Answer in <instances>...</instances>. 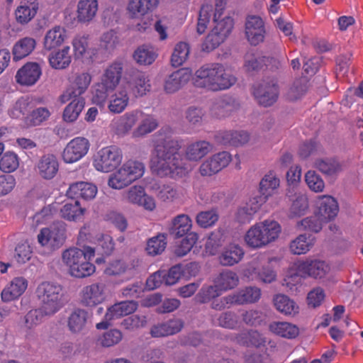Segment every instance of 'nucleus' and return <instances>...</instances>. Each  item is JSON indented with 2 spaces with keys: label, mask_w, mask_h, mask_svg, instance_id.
<instances>
[{
  "label": "nucleus",
  "mask_w": 363,
  "mask_h": 363,
  "mask_svg": "<svg viewBox=\"0 0 363 363\" xmlns=\"http://www.w3.org/2000/svg\"><path fill=\"white\" fill-rule=\"evenodd\" d=\"M150 168L153 174L161 178H182L186 174L181 164V144L169 128H163L154 135Z\"/></svg>",
  "instance_id": "obj_1"
},
{
  "label": "nucleus",
  "mask_w": 363,
  "mask_h": 363,
  "mask_svg": "<svg viewBox=\"0 0 363 363\" xmlns=\"http://www.w3.org/2000/svg\"><path fill=\"white\" fill-rule=\"evenodd\" d=\"M193 80L197 87L218 91L230 88L235 84L237 79L222 64L209 63L196 71Z\"/></svg>",
  "instance_id": "obj_2"
},
{
  "label": "nucleus",
  "mask_w": 363,
  "mask_h": 363,
  "mask_svg": "<svg viewBox=\"0 0 363 363\" xmlns=\"http://www.w3.org/2000/svg\"><path fill=\"white\" fill-rule=\"evenodd\" d=\"M94 255L95 249L91 247H70L62 252V260L71 276L83 278L95 272V266L90 262Z\"/></svg>",
  "instance_id": "obj_3"
},
{
  "label": "nucleus",
  "mask_w": 363,
  "mask_h": 363,
  "mask_svg": "<svg viewBox=\"0 0 363 363\" xmlns=\"http://www.w3.org/2000/svg\"><path fill=\"white\" fill-rule=\"evenodd\" d=\"M281 233V226L277 221L266 219L252 225L245 233L244 241L250 249H261L275 242Z\"/></svg>",
  "instance_id": "obj_4"
},
{
  "label": "nucleus",
  "mask_w": 363,
  "mask_h": 363,
  "mask_svg": "<svg viewBox=\"0 0 363 363\" xmlns=\"http://www.w3.org/2000/svg\"><path fill=\"white\" fill-rule=\"evenodd\" d=\"M123 64L121 60H115L108 65L95 84L92 101L101 108L107 104L108 93L116 89L121 79Z\"/></svg>",
  "instance_id": "obj_5"
},
{
  "label": "nucleus",
  "mask_w": 363,
  "mask_h": 363,
  "mask_svg": "<svg viewBox=\"0 0 363 363\" xmlns=\"http://www.w3.org/2000/svg\"><path fill=\"white\" fill-rule=\"evenodd\" d=\"M35 294L40 306L48 314L55 315L65 305L62 287L57 283L42 282L38 286Z\"/></svg>",
  "instance_id": "obj_6"
},
{
  "label": "nucleus",
  "mask_w": 363,
  "mask_h": 363,
  "mask_svg": "<svg viewBox=\"0 0 363 363\" xmlns=\"http://www.w3.org/2000/svg\"><path fill=\"white\" fill-rule=\"evenodd\" d=\"M145 172L143 163L128 160L109 177L108 184L115 189H121L140 179Z\"/></svg>",
  "instance_id": "obj_7"
},
{
  "label": "nucleus",
  "mask_w": 363,
  "mask_h": 363,
  "mask_svg": "<svg viewBox=\"0 0 363 363\" xmlns=\"http://www.w3.org/2000/svg\"><path fill=\"white\" fill-rule=\"evenodd\" d=\"M291 269L295 272V277L322 279L330 272V267L324 260L308 257L296 261Z\"/></svg>",
  "instance_id": "obj_8"
},
{
  "label": "nucleus",
  "mask_w": 363,
  "mask_h": 363,
  "mask_svg": "<svg viewBox=\"0 0 363 363\" xmlns=\"http://www.w3.org/2000/svg\"><path fill=\"white\" fill-rule=\"evenodd\" d=\"M123 153L116 145H109L100 149L94 155L93 166L101 172H111L116 169L121 163Z\"/></svg>",
  "instance_id": "obj_9"
},
{
  "label": "nucleus",
  "mask_w": 363,
  "mask_h": 363,
  "mask_svg": "<svg viewBox=\"0 0 363 363\" xmlns=\"http://www.w3.org/2000/svg\"><path fill=\"white\" fill-rule=\"evenodd\" d=\"M91 79V75L86 72L74 74L69 78V86L60 96V101L65 104L72 98L80 99L88 89Z\"/></svg>",
  "instance_id": "obj_10"
},
{
  "label": "nucleus",
  "mask_w": 363,
  "mask_h": 363,
  "mask_svg": "<svg viewBox=\"0 0 363 363\" xmlns=\"http://www.w3.org/2000/svg\"><path fill=\"white\" fill-rule=\"evenodd\" d=\"M216 26L202 43V50L211 52L222 43L233 29V21L230 18L214 22Z\"/></svg>",
  "instance_id": "obj_11"
},
{
  "label": "nucleus",
  "mask_w": 363,
  "mask_h": 363,
  "mask_svg": "<svg viewBox=\"0 0 363 363\" xmlns=\"http://www.w3.org/2000/svg\"><path fill=\"white\" fill-rule=\"evenodd\" d=\"M122 84L124 86H128V91L135 98L142 97L151 90L149 76L145 72L138 69H133L130 72Z\"/></svg>",
  "instance_id": "obj_12"
},
{
  "label": "nucleus",
  "mask_w": 363,
  "mask_h": 363,
  "mask_svg": "<svg viewBox=\"0 0 363 363\" xmlns=\"http://www.w3.org/2000/svg\"><path fill=\"white\" fill-rule=\"evenodd\" d=\"M138 308V303L134 301H121L107 308L104 320L96 324L99 330L106 329L111 325V321L134 313Z\"/></svg>",
  "instance_id": "obj_13"
},
{
  "label": "nucleus",
  "mask_w": 363,
  "mask_h": 363,
  "mask_svg": "<svg viewBox=\"0 0 363 363\" xmlns=\"http://www.w3.org/2000/svg\"><path fill=\"white\" fill-rule=\"evenodd\" d=\"M66 239V225L59 223L49 228H43L38 235V240L43 246L49 245L53 248L60 247Z\"/></svg>",
  "instance_id": "obj_14"
},
{
  "label": "nucleus",
  "mask_w": 363,
  "mask_h": 363,
  "mask_svg": "<svg viewBox=\"0 0 363 363\" xmlns=\"http://www.w3.org/2000/svg\"><path fill=\"white\" fill-rule=\"evenodd\" d=\"M89 140L83 137H77L71 140L65 147L62 152V159L66 163H74L88 152L89 149Z\"/></svg>",
  "instance_id": "obj_15"
},
{
  "label": "nucleus",
  "mask_w": 363,
  "mask_h": 363,
  "mask_svg": "<svg viewBox=\"0 0 363 363\" xmlns=\"http://www.w3.org/2000/svg\"><path fill=\"white\" fill-rule=\"evenodd\" d=\"M106 298V285L103 283L86 286L80 292L81 303L86 307H94L102 303Z\"/></svg>",
  "instance_id": "obj_16"
},
{
  "label": "nucleus",
  "mask_w": 363,
  "mask_h": 363,
  "mask_svg": "<svg viewBox=\"0 0 363 363\" xmlns=\"http://www.w3.org/2000/svg\"><path fill=\"white\" fill-rule=\"evenodd\" d=\"M231 160L232 157L228 152L214 154L201 164L199 172L202 176H212L226 167Z\"/></svg>",
  "instance_id": "obj_17"
},
{
  "label": "nucleus",
  "mask_w": 363,
  "mask_h": 363,
  "mask_svg": "<svg viewBox=\"0 0 363 363\" xmlns=\"http://www.w3.org/2000/svg\"><path fill=\"white\" fill-rule=\"evenodd\" d=\"M245 28L247 40L251 45H257L264 41L266 31L261 17L255 15L247 16Z\"/></svg>",
  "instance_id": "obj_18"
},
{
  "label": "nucleus",
  "mask_w": 363,
  "mask_h": 363,
  "mask_svg": "<svg viewBox=\"0 0 363 363\" xmlns=\"http://www.w3.org/2000/svg\"><path fill=\"white\" fill-rule=\"evenodd\" d=\"M42 75V68L37 62H27L16 72L15 79L21 86H31L37 83Z\"/></svg>",
  "instance_id": "obj_19"
},
{
  "label": "nucleus",
  "mask_w": 363,
  "mask_h": 363,
  "mask_svg": "<svg viewBox=\"0 0 363 363\" xmlns=\"http://www.w3.org/2000/svg\"><path fill=\"white\" fill-rule=\"evenodd\" d=\"M253 95L257 99L259 104L266 107L270 106L275 103L278 99V86L273 81L263 82L254 86Z\"/></svg>",
  "instance_id": "obj_20"
},
{
  "label": "nucleus",
  "mask_w": 363,
  "mask_h": 363,
  "mask_svg": "<svg viewBox=\"0 0 363 363\" xmlns=\"http://www.w3.org/2000/svg\"><path fill=\"white\" fill-rule=\"evenodd\" d=\"M143 112L139 109L126 112L111 121V125L118 135L128 133L135 124L143 118Z\"/></svg>",
  "instance_id": "obj_21"
},
{
  "label": "nucleus",
  "mask_w": 363,
  "mask_h": 363,
  "mask_svg": "<svg viewBox=\"0 0 363 363\" xmlns=\"http://www.w3.org/2000/svg\"><path fill=\"white\" fill-rule=\"evenodd\" d=\"M316 215L325 223L334 219L339 211L337 201L331 196H319L316 200Z\"/></svg>",
  "instance_id": "obj_22"
},
{
  "label": "nucleus",
  "mask_w": 363,
  "mask_h": 363,
  "mask_svg": "<svg viewBox=\"0 0 363 363\" xmlns=\"http://www.w3.org/2000/svg\"><path fill=\"white\" fill-rule=\"evenodd\" d=\"M184 321L177 318L154 325L150 329L152 337H164L179 333L184 328Z\"/></svg>",
  "instance_id": "obj_23"
},
{
  "label": "nucleus",
  "mask_w": 363,
  "mask_h": 363,
  "mask_svg": "<svg viewBox=\"0 0 363 363\" xmlns=\"http://www.w3.org/2000/svg\"><path fill=\"white\" fill-rule=\"evenodd\" d=\"M28 281L23 277L13 278L3 289L1 298L4 302H11L19 298L28 287Z\"/></svg>",
  "instance_id": "obj_24"
},
{
  "label": "nucleus",
  "mask_w": 363,
  "mask_h": 363,
  "mask_svg": "<svg viewBox=\"0 0 363 363\" xmlns=\"http://www.w3.org/2000/svg\"><path fill=\"white\" fill-rule=\"evenodd\" d=\"M128 86L121 84L118 89L111 95L108 102V109L113 113H121L128 107L130 101L129 92L127 90Z\"/></svg>",
  "instance_id": "obj_25"
},
{
  "label": "nucleus",
  "mask_w": 363,
  "mask_h": 363,
  "mask_svg": "<svg viewBox=\"0 0 363 363\" xmlns=\"http://www.w3.org/2000/svg\"><path fill=\"white\" fill-rule=\"evenodd\" d=\"M98 9L99 3L97 0H79L76 11L77 22L89 24L96 17Z\"/></svg>",
  "instance_id": "obj_26"
},
{
  "label": "nucleus",
  "mask_w": 363,
  "mask_h": 363,
  "mask_svg": "<svg viewBox=\"0 0 363 363\" xmlns=\"http://www.w3.org/2000/svg\"><path fill=\"white\" fill-rule=\"evenodd\" d=\"M191 78V72L186 69H181L168 75L164 82V90L167 94H173L184 86Z\"/></svg>",
  "instance_id": "obj_27"
},
{
  "label": "nucleus",
  "mask_w": 363,
  "mask_h": 363,
  "mask_svg": "<svg viewBox=\"0 0 363 363\" xmlns=\"http://www.w3.org/2000/svg\"><path fill=\"white\" fill-rule=\"evenodd\" d=\"M212 145L206 140H198L188 144L185 148L184 157L190 162H199L211 150Z\"/></svg>",
  "instance_id": "obj_28"
},
{
  "label": "nucleus",
  "mask_w": 363,
  "mask_h": 363,
  "mask_svg": "<svg viewBox=\"0 0 363 363\" xmlns=\"http://www.w3.org/2000/svg\"><path fill=\"white\" fill-rule=\"evenodd\" d=\"M216 141L224 145L240 146L247 143L250 135L245 130H225L218 133Z\"/></svg>",
  "instance_id": "obj_29"
},
{
  "label": "nucleus",
  "mask_w": 363,
  "mask_h": 363,
  "mask_svg": "<svg viewBox=\"0 0 363 363\" xmlns=\"http://www.w3.org/2000/svg\"><path fill=\"white\" fill-rule=\"evenodd\" d=\"M245 252L238 244L231 243L223 248L218 257L222 266L231 267L239 263L243 258Z\"/></svg>",
  "instance_id": "obj_30"
},
{
  "label": "nucleus",
  "mask_w": 363,
  "mask_h": 363,
  "mask_svg": "<svg viewBox=\"0 0 363 363\" xmlns=\"http://www.w3.org/2000/svg\"><path fill=\"white\" fill-rule=\"evenodd\" d=\"M58 169V161L53 155L43 156L35 166L38 174L45 179H52L57 174Z\"/></svg>",
  "instance_id": "obj_31"
},
{
  "label": "nucleus",
  "mask_w": 363,
  "mask_h": 363,
  "mask_svg": "<svg viewBox=\"0 0 363 363\" xmlns=\"http://www.w3.org/2000/svg\"><path fill=\"white\" fill-rule=\"evenodd\" d=\"M89 313L84 309L77 308L71 313L67 319V327L72 333L79 334L87 329Z\"/></svg>",
  "instance_id": "obj_32"
},
{
  "label": "nucleus",
  "mask_w": 363,
  "mask_h": 363,
  "mask_svg": "<svg viewBox=\"0 0 363 363\" xmlns=\"http://www.w3.org/2000/svg\"><path fill=\"white\" fill-rule=\"evenodd\" d=\"M97 191V187L94 184L89 182H79L72 184L67 194L71 198L80 197L84 200H91L95 198Z\"/></svg>",
  "instance_id": "obj_33"
},
{
  "label": "nucleus",
  "mask_w": 363,
  "mask_h": 363,
  "mask_svg": "<svg viewBox=\"0 0 363 363\" xmlns=\"http://www.w3.org/2000/svg\"><path fill=\"white\" fill-rule=\"evenodd\" d=\"M38 9L37 0H23L15 11V16L18 23L26 24L30 21L36 15Z\"/></svg>",
  "instance_id": "obj_34"
},
{
  "label": "nucleus",
  "mask_w": 363,
  "mask_h": 363,
  "mask_svg": "<svg viewBox=\"0 0 363 363\" xmlns=\"http://www.w3.org/2000/svg\"><path fill=\"white\" fill-rule=\"evenodd\" d=\"M158 4L159 0H130L127 11L131 18H139L154 10Z\"/></svg>",
  "instance_id": "obj_35"
},
{
  "label": "nucleus",
  "mask_w": 363,
  "mask_h": 363,
  "mask_svg": "<svg viewBox=\"0 0 363 363\" xmlns=\"http://www.w3.org/2000/svg\"><path fill=\"white\" fill-rule=\"evenodd\" d=\"M269 330L274 335L286 339H294L299 334L298 327L286 321H273L270 323Z\"/></svg>",
  "instance_id": "obj_36"
},
{
  "label": "nucleus",
  "mask_w": 363,
  "mask_h": 363,
  "mask_svg": "<svg viewBox=\"0 0 363 363\" xmlns=\"http://www.w3.org/2000/svg\"><path fill=\"white\" fill-rule=\"evenodd\" d=\"M34 106L35 103L32 99L22 96L10 108L9 114L13 118L28 119Z\"/></svg>",
  "instance_id": "obj_37"
},
{
  "label": "nucleus",
  "mask_w": 363,
  "mask_h": 363,
  "mask_svg": "<svg viewBox=\"0 0 363 363\" xmlns=\"http://www.w3.org/2000/svg\"><path fill=\"white\" fill-rule=\"evenodd\" d=\"M235 305L251 304L257 303L261 298L262 291L257 286H246L233 294Z\"/></svg>",
  "instance_id": "obj_38"
},
{
  "label": "nucleus",
  "mask_w": 363,
  "mask_h": 363,
  "mask_svg": "<svg viewBox=\"0 0 363 363\" xmlns=\"http://www.w3.org/2000/svg\"><path fill=\"white\" fill-rule=\"evenodd\" d=\"M67 38V31L61 26H55L45 34L43 48L46 50H52L60 47Z\"/></svg>",
  "instance_id": "obj_39"
},
{
  "label": "nucleus",
  "mask_w": 363,
  "mask_h": 363,
  "mask_svg": "<svg viewBox=\"0 0 363 363\" xmlns=\"http://www.w3.org/2000/svg\"><path fill=\"white\" fill-rule=\"evenodd\" d=\"M213 283L224 292L235 288L239 284V277L230 269H223L215 277Z\"/></svg>",
  "instance_id": "obj_40"
},
{
  "label": "nucleus",
  "mask_w": 363,
  "mask_h": 363,
  "mask_svg": "<svg viewBox=\"0 0 363 363\" xmlns=\"http://www.w3.org/2000/svg\"><path fill=\"white\" fill-rule=\"evenodd\" d=\"M36 41L30 37H25L19 39L13 46V60L19 61L28 56L35 49Z\"/></svg>",
  "instance_id": "obj_41"
},
{
  "label": "nucleus",
  "mask_w": 363,
  "mask_h": 363,
  "mask_svg": "<svg viewBox=\"0 0 363 363\" xmlns=\"http://www.w3.org/2000/svg\"><path fill=\"white\" fill-rule=\"evenodd\" d=\"M86 211L78 201H69L66 202L60 210L61 218L69 221H77L83 218Z\"/></svg>",
  "instance_id": "obj_42"
},
{
  "label": "nucleus",
  "mask_w": 363,
  "mask_h": 363,
  "mask_svg": "<svg viewBox=\"0 0 363 363\" xmlns=\"http://www.w3.org/2000/svg\"><path fill=\"white\" fill-rule=\"evenodd\" d=\"M158 54L156 49L149 45L139 46L133 52L134 60L140 65H150L157 59Z\"/></svg>",
  "instance_id": "obj_43"
},
{
  "label": "nucleus",
  "mask_w": 363,
  "mask_h": 363,
  "mask_svg": "<svg viewBox=\"0 0 363 363\" xmlns=\"http://www.w3.org/2000/svg\"><path fill=\"white\" fill-rule=\"evenodd\" d=\"M192 228V220L186 214H179L172 221L169 232L177 238H181L189 234Z\"/></svg>",
  "instance_id": "obj_44"
},
{
  "label": "nucleus",
  "mask_w": 363,
  "mask_h": 363,
  "mask_svg": "<svg viewBox=\"0 0 363 363\" xmlns=\"http://www.w3.org/2000/svg\"><path fill=\"white\" fill-rule=\"evenodd\" d=\"M276 309L286 315H295L298 313L299 307L295 301L286 295L277 294L274 298Z\"/></svg>",
  "instance_id": "obj_45"
},
{
  "label": "nucleus",
  "mask_w": 363,
  "mask_h": 363,
  "mask_svg": "<svg viewBox=\"0 0 363 363\" xmlns=\"http://www.w3.org/2000/svg\"><path fill=\"white\" fill-rule=\"evenodd\" d=\"M69 46H65L62 49L52 52L49 57L50 65L56 69H63L69 67L71 63Z\"/></svg>",
  "instance_id": "obj_46"
},
{
  "label": "nucleus",
  "mask_w": 363,
  "mask_h": 363,
  "mask_svg": "<svg viewBox=\"0 0 363 363\" xmlns=\"http://www.w3.org/2000/svg\"><path fill=\"white\" fill-rule=\"evenodd\" d=\"M291 205L289 208L291 217H300L303 216L308 210V200L306 194L298 192L289 196Z\"/></svg>",
  "instance_id": "obj_47"
},
{
  "label": "nucleus",
  "mask_w": 363,
  "mask_h": 363,
  "mask_svg": "<svg viewBox=\"0 0 363 363\" xmlns=\"http://www.w3.org/2000/svg\"><path fill=\"white\" fill-rule=\"evenodd\" d=\"M231 110L232 105L230 103V98L220 96L211 101L209 111L213 117L221 118L228 116Z\"/></svg>",
  "instance_id": "obj_48"
},
{
  "label": "nucleus",
  "mask_w": 363,
  "mask_h": 363,
  "mask_svg": "<svg viewBox=\"0 0 363 363\" xmlns=\"http://www.w3.org/2000/svg\"><path fill=\"white\" fill-rule=\"evenodd\" d=\"M314 242L315 239L313 236L302 234L291 242L289 249L294 255H303L310 250Z\"/></svg>",
  "instance_id": "obj_49"
},
{
  "label": "nucleus",
  "mask_w": 363,
  "mask_h": 363,
  "mask_svg": "<svg viewBox=\"0 0 363 363\" xmlns=\"http://www.w3.org/2000/svg\"><path fill=\"white\" fill-rule=\"evenodd\" d=\"M138 126L133 132L134 138L144 136L152 133L158 127L157 119L152 115L143 112V118L140 119Z\"/></svg>",
  "instance_id": "obj_50"
},
{
  "label": "nucleus",
  "mask_w": 363,
  "mask_h": 363,
  "mask_svg": "<svg viewBox=\"0 0 363 363\" xmlns=\"http://www.w3.org/2000/svg\"><path fill=\"white\" fill-rule=\"evenodd\" d=\"M84 106L83 99L72 98V101L65 108L62 118L67 123H73L79 118Z\"/></svg>",
  "instance_id": "obj_51"
},
{
  "label": "nucleus",
  "mask_w": 363,
  "mask_h": 363,
  "mask_svg": "<svg viewBox=\"0 0 363 363\" xmlns=\"http://www.w3.org/2000/svg\"><path fill=\"white\" fill-rule=\"evenodd\" d=\"M279 179L273 172L265 174L259 183V190L262 195L266 198L272 196L274 191L279 186Z\"/></svg>",
  "instance_id": "obj_52"
},
{
  "label": "nucleus",
  "mask_w": 363,
  "mask_h": 363,
  "mask_svg": "<svg viewBox=\"0 0 363 363\" xmlns=\"http://www.w3.org/2000/svg\"><path fill=\"white\" fill-rule=\"evenodd\" d=\"M157 190L156 196L162 202L172 203L180 198V193L174 184H164Z\"/></svg>",
  "instance_id": "obj_53"
},
{
  "label": "nucleus",
  "mask_w": 363,
  "mask_h": 363,
  "mask_svg": "<svg viewBox=\"0 0 363 363\" xmlns=\"http://www.w3.org/2000/svg\"><path fill=\"white\" fill-rule=\"evenodd\" d=\"M189 51L190 48L187 43L183 41L177 43L171 56L172 65L175 67L182 65L188 59Z\"/></svg>",
  "instance_id": "obj_54"
},
{
  "label": "nucleus",
  "mask_w": 363,
  "mask_h": 363,
  "mask_svg": "<svg viewBox=\"0 0 363 363\" xmlns=\"http://www.w3.org/2000/svg\"><path fill=\"white\" fill-rule=\"evenodd\" d=\"M315 166L326 175H334L342 170L341 164L335 159L318 160Z\"/></svg>",
  "instance_id": "obj_55"
},
{
  "label": "nucleus",
  "mask_w": 363,
  "mask_h": 363,
  "mask_svg": "<svg viewBox=\"0 0 363 363\" xmlns=\"http://www.w3.org/2000/svg\"><path fill=\"white\" fill-rule=\"evenodd\" d=\"M199 239V235L196 233L191 232L182 240L174 250V253L179 257H183L190 252L193 246L196 244Z\"/></svg>",
  "instance_id": "obj_56"
},
{
  "label": "nucleus",
  "mask_w": 363,
  "mask_h": 363,
  "mask_svg": "<svg viewBox=\"0 0 363 363\" xmlns=\"http://www.w3.org/2000/svg\"><path fill=\"white\" fill-rule=\"evenodd\" d=\"M18 166V157L14 152H7L0 159V170L3 172H13Z\"/></svg>",
  "instance_id": "obj_57"
},
{
  "label": "nucleus",
  "mask_w": 363,
  "mask_h": 363,
  "mask_svg": "<svg viewBox=\"0 0 363 363\" xmlns=\"http://www.w3.org/2000/svg\"><path fill=\"white\" fill-rule=\"evenodd\" d=\"M166 245L165 235L164 234H159L147 241L146 247L147 252L151 255H159L164 250Z\"/></svg>",
  "instance_id": "obj_58"
},
{
  "label": "nucleus",
  "mask_w": 363,
  "mask_h": 363,
  "mask_svg": "<svg viewBox=\"0 0 363 363\" xmlns=\"http://www.w3.org/2000/svg\"><path fill=\"white\" fill-rule=\"evenodd\" d=\"M45 312L44 308L40 306L38 309L30 310L25 316V324L28 328H33L39 325L45 316H52Z\"/></svg>",
  "instance_id": "obj_59"
},
{
  "label": "nucleus",
  "mask_w": 363,
  "mask_h": 363,
  "mask_svg": "<svg viewBox=\"0 0 363 363\" xmlns=\"http://www.w3.org/2000/svg\"><path fill=\"white\" fill-rule=\"evenodd\" d=\"M222 293L220 288L215 284L211 286L204 285L197 294L196 298L200 303H208L212 299L220 296Z\"/></svg>",
  "instance_id": "obj_60"
},
{
  "label": "nucleus",
  "mask_w": 363,
  "mask_h": 363,
  "mask_svg": "<svg viewBox=\"0 0 363 363\" xmlns=\"http://www.w3.org/2000/svg\"><path fill=\"white\" fill-rule=\"evenodd\" d=\"M123 335L117 329L110 330L104 333L98 339V343L104 347H112L117 345L122 340Z\"/></svg>",
  "instance_id": "obj_61"
},
{
  "label": "nucleus",
  "mask_w": 363,
  "mask_h": 363,
  "mask_svg": "<svg viewBox=\"0 0 363 363\" xmlns=\"http://www.w3.org/2000/svg\"><path fill=\"white\" fill-rule=\"evenodd\" d=\"M325 223L316 214L307 217L297 223L300 230H310L318 233L322 229L323 223Z\"/></svg>",
  "instance_id": "obj_62"
},
{
  "label": "nucleus",
  "mask_w": 363,
  "mask_h": 363,
  "mask_svg": "<svg viewBox=\"0 0 363 363\" xmlns=\"http://www.w3.org/2000/svg\"><path fill=\"white\" fill-rule=\"evenodd\" d=\"M305 181L308 188L314 192H322L325 189L324 181L315 171H308L305 174Z\"/></svg>",
  "instance_id": "obj_63"
},
{
  "label": "nucleus",
  "mask_w": 363,
  "mask_h": 363,
  "mask_svg": "<svg viewBox=\"0 0 363 363\" xmlns=\"http://www.w3.org/2000/svg\"><path fill=\"white\" fill-rule=\"evenodd\" d=\"M218 215L215 210L201 211L196 216V223L201 228H207L216 224Z\"/></svg>",
  "instance_id": "obj_64"
}]
</instances>
